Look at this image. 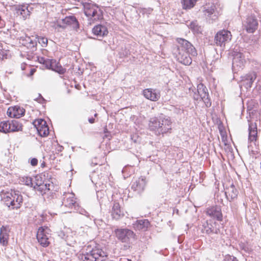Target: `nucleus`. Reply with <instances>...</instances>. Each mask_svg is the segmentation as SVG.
Wrapping results in <instances>:
<instances>
[{"instance_id":"nucleus-22","label":"nucleus","mask_w":261,"mask_h":261,"mask_svg":"<svg viewBox=\"0 0 261 261\" xmlns=\"http://www.w3.org/2000/svg\"><path fill=\"white\" fill-rule=\"evenodd\" d=\"M29 8V7L25 5H17L15 7L16 14L21 15L24 19L30 15L31 11Z\"/></svg>"},{"instance_id":"nucleus-14","label":"nucleus","mask_w":261,"mask_h":261,"mask_svg":"<svg viewBox=\"0 0 261 261\" xmlns=\"http://www.w3.org/2000/svg\"><path fill=\"white\" fill-rule=\"evenodd\" d=\"M49 229L47 227L44 228L40 227L38 230L37 233V239L40 244L44 247H46L48 246L49 242L48 241V238L49 233L48 232Z\"/></svg>"},{"instance_id":"nucleus-48","label":"nucleus","mask_w":261,"mask_h":261,"mask_svg":"<svg viewBox=\"0 0 261 261\" xmlns=\"http://www.w3.org/2000/svg\"><path fill=\"white\" fill-rule=\"evenodd\" d=\"M97 114L96 113V114H95L94 116H95V117H96V116H97Z\"/></svg>"},{"instance_id":"nucleus-6","label":"nucleus","mask_w":261,"mask_h":261,"mask_svg":"<svg viewBox=\"0 0 261 261\" xmlns=\"http://www.w3.org/2000/svg\"><path fill=\"white\" fill-rule=\"evenodd\" d=\"M195 100H202L207 108L211 106V101L206 87L202 84H198L197 91L193 95Z\"/></svg>"},{"instance_id":"nucleus-33","label":"nucleus","mask_w":261,"mask_h":261,"mask_svg":"<svg viewBox=\"0 0 261 261\" xmlns=\"http://www.w3.org/2000/svg\"><path fill=\"white\" fill-rule=\"evenodd\" d=\"M189 28L192 31L196 33H200L202 32L201 27L198 24L197 20L191 22Z\"/></svg>"},{"instance_id":"nucleus-35","label":"nucleus","mask_w":261,"mask_h":261,"mask_svg":"<svg viewBox=\"0 0 261 261\" xmlns=\"http://www.w3.org/2000/svg\"><path fill=\"white\" fill-rule=\"evenodd\" d=\"M239 246L240 249L246 253H250L253 251L252 247L248 243H241Z\"/></svg>"},{"instance_id":"nucleus-25","label":"nucleus","mask_w":261,"mask_h":261,"mask_svg":"<svg viewBox=\"0 0 261 261\" xmlns=\"http://www.w3.org/2000/svg\"><path fill=\"white\" fill-rule=\"evenodd\" d=\"M133 225L135 229L145 231L149 226L150 222L146 219L139 220L136 221Z\"/></svg>"},{"instance_id":"nucleus-34","label":"nucleus","mask_w":261,"mask_h":261,"mask_svg":"<svg viewBox=\"0 0 261 261\" xmlns=\"http://www.w3.org/2000/svg\"><path fill=\"white\" fill-rule=\"evenodd\" d=\"M10 121H4L0 123V132L4 133L10 132Z\"/></svg>"},{"instance_id":"nucleus-5","label":"nucleus","mask_w":261,"mask_h":261,"mask_svg":"<svg viewBox=\"0 0 261 261\" xmlns=\"http://www.w3.org/2000/svg\"><path fill=\"white\" fill-rule=\"evenodd\" d=\"M107 256L106 253L98 247L93 248L89 252L82 254L79 258L83 261H102V259Z\"/></svg>"},{"instance_id":"nucleus-16","label":"nucleus","mask_w":261,"mask_h":261,"mask_svg":"<svg viewBox=\"0 0 261 261\" xmlns=\"http://www.w3.org/2000/svg\"><path fill=\"white\" fill-rule=\"evenodd\" d=\"M206 214L217 220L221 221L223 219V216L220 206L215 205L210 207L206 209Z\"/></svg>"},{"instance_id":"nucleus-8","label":"nucleus","mask_w":261,"mask_h":261,"mask_svg":"<svg viewBox=\"0 0 261 261\" xmlns=\"http://www.w3.org/2000/svg\"><path fill=\"white\" fill-rule=\"evenodd\" d=\"M231 39V34L230 31L223 30L218 32L215 36L214 42L216 45L221 47L225 46V44Z\"/></svg>"},{"instance_id":"nucleus-20","label":"nucleus","mask_w":261,"mask_h":261,"mask_svg":"<svg viewBox=\"0 0 261 261\" xmlns=\"http://www.w3.org/2000/svg\"><path fill=\"white\" fill-rule=\"evenodd\" d=\"M256 77V74L254 72H249L242 77L241 86H244L246 89L251 87Z\"/></svg>"},{"instance_id":"nucleus-38","label":"nucleus","mask_w":261,"mask_h":261,"mask_svg":"<svg viewBox=\"0 0 261 261\" xmlns=\"http://www.w3.org/2000/svg\"><path fill=\"white\" fill-rule=\"evenodd\" d=\"M55 60L47 59L44 63L45 67L49 69H51L53 67V62Z\"/></svg>"},{"instance_id":"nucleus-31","label":"nucleus","mask_w":261,"mask_h":261,"mask_svg":"<svg viewBox=\"0 0 261 261\" xmlns=\"http://www.w3.org/2000/svg\"><path fill=\"white\" fill-rule=\"evenodd\" d=\"M198 0H181L183 9L188 10L193 8Z\"/></svg>"},{"instance_id":"nucleus-32","label":"nucleus","mask_w":261,"mask_h":261,"mask_svg":"<svg viewBox=\"0 0 261 261\" xmlns=\"http://www.w3.org/2000/svg\"><path fill=\"white\" fill-rule=\"evenodd\" d=\"M51 69L61 74L65 73L66 71V69L63 68L60 63L55 60L53 62V67Z\"/></svg>"},{"instance_id":"nucleus-42","label":"nucleus","mask_w":261,"mask_h":261,"mask_svg":"<svg viewBox=\"0 0 261 261\" xmlns=\"http://www.w3.org/2000/svg\"><path fill=\"white\" fill-rule=\"evenodd\" d=\"M227 261H238V260L234 256H229Z\"/></svg>"},{"instance_id":"nucleus-43","label":"nucleus","mask_w":261,"mask_h":261,"mask_svg":"<svg viewBox=\"0 0 261 261\" xmlns=\"http://www.w3.org/2000/svg\"><path fill=\"white\" fill-rule=\"evenodd\" d=\"M47 59H45L44 58H43V57H41L40 58H39L38 59V60H39V62L40 63H42V64H44V63L46 61Z\"/></svg>"},{"instance_id":"nucleus-41","label":"nucleus","mask_w":261,"mask_h":261,"mask_svg":"<svg viewBox=\"0 0 261 261\" xmlns=\"http://www.w3.org/2000/svg\"><path fill=\"white\" fill-rule=\"evenodd\" d=\"M30 163L32 166H36L38 164V160L36 158H32L31 159Z\"/></svg>"},{"instance_id":"nucleus-23","label":"nucleus","mask_w":261,"mask_h":261,"mask_svg":"<svg viewBox=\"0 0 261 261\" xmlns=\"http://www.w3.org/2000/svg\"><path fill=\"white\" fill-rule=\"evenodd\" d=\"M225 195L229 201H231L237 198L238 194V191L235 188L234 186L231 184L229 187L225 189Z\"/></svg>"},{"instance_id":"nucleus-30","label":"nucleus","mask_w":261,"mask_h":261,"mask_svg":"<svg viewBox=\"0 0 261 261\" xmlns=\"http://www.w3.org/2000/svg\"><path fill=\"white\" fill-rule=\"evenodd\" d=\"M10 132H18L22 129V124L17 120H13L10 121Z\"/></svg>"},{"instance_id":"nucleus-27","label":"nucleus","mask_w":261,"mask_h":261,"mask_svg":"<svg viewBox=\"0 0 261 261\" xmlns=\"http://www.w3.org/2000/svg\"><path fill=\"white\" fill-rule=\"evenodd\" d=\"M9 231L6 227L3 226L0 229V243L3 246H7L8 243Z\"/></svg>"},{"instance_id":"nucleus-13","label":"nucleus","mask_w":261,"mask_h":261,"mask_svg":"<svg viewBox=\"0 0 261 261\" xmlns=\"http://www.w3.org/2000/svg\"><path fill=\"white\" fill-rule=\"evenodd\" d=\"M62 24L58 23L57 27L65 29L69 26L73 29L77 30L79 28V23L75 16L71 15L66 16L61 20Z\"/></svg>"},{"instance_id":"nucleus-49","label":"nucleus","mask_w":261,"mask_h":261,"mask_svg":"<svg viewBox=\"0 0 261 261\" xmlns=\"http://www.w3.org/2000/svg\"><path fill=\"white\" fill-rule=\"evenodd\" d=\"M74 4H75V5H79V4H76V3H75Z\"/></svg>"},{"instance_id":"nucleus-47","label":"nucleus","mask_w":261,"mask_h":261,"mask_svg":"<svg viewBox=\"0 0 261 261\" xmlns=\"http://www.w3.org/2000/svg\"><path fill=\"white\" fill-rule=\"evenodd\" d=\"M62 149H63L62 146H61V147H60V149H59V150H60V151H62Z\"/></svg>"},{"instance_id":"nucleus-12","label":"nucleus","mask_w":261,"mask_h":261,"mask_svg":"<svg viewBox=\"0 0 261 261\" xmlns=\"http://www.w3.org/2000/svg\"><path fill=\"white\" fill-rule=\"evenodd\" d=\"M216 6L213 4H208L201 8L203 15L208 21L215 20L217 18V13L216 12Z\"/></svg>"},{"instance_id":"nucleus-10","label":"nucleus","mask_w":261,"mask_h":261,"mask_svg":"<svg viewBox=\"0 0 261 261\" xmlns=\"http://www.w3.org/2000/svg\"><path fill=\"white\" fill-rule=\"evenodd\" d=\"M115 233L117 238L123 243H127L131 239L134 238L135 234L134 232L128 229H116Z\"/></svg>"},{"instance_id":"nucleus-45","label":"nucleus","mask_w":261,"mask_h":261,"mask_svg":"<svg viewBox=\"0 0 261 261\" xmlns=\"http://www.w3.org/2000/svg\"><path fill=\"white\" fill-rule=\"evenodd\" d=\"M88 121L90 123H93L95 122V119L93 118H89Z\"/></svg>"},{"instance_id":"nucleus-28","label":"nucleus","mask_w":261,"mask_h":261,"mask_svg":"<svg viewBox=\"0 0 261 261\" xmlns=\"http://www.w3.org/2000/svg\"><path fill=\"white\" fill-rule=\"evenodd\" d=\"M249 140L250 141H255L257 137V126L255 124L250 123L249 124Z\"/></svg>"},{"instance_id":"nucleus-7","label":"nucleus","mask_w":261,"mask_h":261,"mask_svg":"<svg viewBox=\"0 0 261 261\" xmlns=\"http://www.w3.org/2000/svg\"><path fill=\"white\" fill-rule=\"evenodd\" d=\"M200 229L201 233L207 235L218 234L220 231L219 224L212 220L204 221Z\"/></svg>"},{"instance_id":"nucleus-17","label":"nucleus","mask_w":261,"mask_h":261,"mask_svg":"<svg viewBox=\"0 0 261 261\" xmlns=\"http://www.w3.org/2000/svg\"><path fill=\"white\" fill-rule=\"evenodd\" d=\"M147 184L145 177L141 176L134 181L132 185V189L138 194H141L145 190Z\"/></svg>"},{"instance_id":"nucleus-2","label":"nucleus","mask_w":261,"mask_h":261,"mask_svg":"<svg viewBox=\"0 0 261 261\" xmlns=\"http://www.w3.org/2000/svg\"><path fill=\"white\" fill-rule=\"evenodd\" d=\"M148 126L149 129L155 135H163L171 129L172 122L169 117L161 114L158 117L151 118Z\"/></svg>"},{"instance_id":"nucleus-4","label":"nucleus","mask_w":261,"mask_h":261,"mask_svg":"<svg viewBox=\"0 0 261 261\" xmlns=\"http://www.w3.org/2000/svg\"><path fill=\"white\" fill-rule=\"evenodd\" d=\"M84 13L89 19L96 21L102 18V12L99 7L90 0H88L83 5Z\"/></svg>"},{"instance_id":"nucleus-1","label":"nucleus","mask_w":261,"mask_h":261,"mask_svg":"<svg viewBox=\"0 0 261 261\" xmlns=\"http://www.w3.org/2000/svg\"><path fill=\"white\" fill-rule=\"evenodd\" d=\"M176 41L179 44L174 50L176 60L185 65H190L192 61L191 56L196 57L197 55L195 47L191 43L183 38H177Z\"/></svg>"},{"instance_id":"nucleus-37","label":"nucleus","mask_w":261,"mask_h":261,"mask_svg":"<svg viewBox=\"0 0 261 261\" xmlns=\"http://www.w3.org/2000/svg\"><path fill=\"white\" fill-rule=\"evenodd\" d=\"M23 181L25 185L30 186L31 187H34V183L33 182L32 178L30 177H25L23 178Z\"/></svg>"},{"instance_id":"nucleus-26","label":"nucleus","mask_w":261,"mask_h":261,"mask_svg":"<svg viewBox=\"0 0 261 261\" xmlns=\"http://www.w3.org/2000/svg\"><path fill=\"white\" fill-rule=\"evenodd\" d=\"M111 215L113 218L116 220H118L123 216V213L120 210V206L118 202H114Z\"/></svg>"},{"instance_id":"nucleus-44","label":"nucleus","mask_w":261,"mask_h":261,"mask_svg":"<svg viewBox=\"0 0 261 261\" xmlns=\"http://www.w3.org/2000/svg\"><path fill=\"white\" fill-rule=\"evenodd\" d=\"M128 51H125V52L124 53H123L122 54L121 53H120L121 57L127 56L128 55Z\"/></svg>"},{"instance_id":"nucleus-46","label":"nucleus","mask_w":261,"mask_h":261,"mask_svg":"<svg viewBox=\"0 0 261 261\" xmlns=\"http://www.w3.org/2000/svg\"><path fill=\"white\" fill-rule=\"evenodd\" d=\"M119 261H129V259L126 258H121Z\"/></svg>"},{"instance_id":"nucleus-11","label":"nucleus","mask_w":261,"mask_h":261,"mask_svg":"<svg viewBox=\"0 0 261 261\" xmlns=\"http://www.w3.org/2000/svg\"><path fill=\"white\" fill-rule=\"evenodd\" d=\"M62 206L68 208L70 211L68 212L71 213L72 210H77L76 207L78 206V204L75 201L74 195L73 193H65L63 195L62 199Z\"/></svg>"},{"instance_id":"nucleus-19","label":"nucleus","mask_w":261,"mask_h":261,"mask_svg":"<svg viewBox=\"0 0 261 261\" xmlns=\"http://www.w3.org/2000/svg\"><path fill=\"white\" fill-rule=\"evenodd\" d=\"M257 26L258 22L255 16L251 15L247 17L245 27L248 33H253L257 29Z\"/></svg>"},{"instance_id":"nucleus-39","label":"nucleus","mask_w":261,"mask_h":261,"mask_svg":"<svg viewBox=\"0 0 261 261\" xmlns=\"http://www.w3.org/2000/svg\"><path fill=\"white\" fill-rule=\"evenodd\" d=\"M47 39L44 37H41L38 39V42L42 47H45L47 44Z\"/></svg>"},{"instance_id":"nucleus-40","label":"nucleus","mask_w":261,"mask_h":261,"mask_svg":"<svg viewBox=\"0 0 261 261\" xmlns=\"http://www.w3.org/2000/svg\"><path fill=\"white\" fill-rule=\"evenodd\" d=\"M34 100H36L40 103H43L46 101L45 99L42 96L41 94H38V97L34 99Z\"/></svg>"},{"instance_id":"nucleus-15","label":"nucleus","mask_w":261,"mask_h":261,"mask_svg":"<svg viewBox=\"0 0 261 261\" xmlns=\"http://www.w3.org/2000/svg\"><path fill=\"white\" fill-rule=\"evenodd\" d=\"M33 124L41 137H46L49 134V128L45 120L42 119L35 120Z\"/></svg>"},{"instance_id":"nucleus-36","label":"nucleus","mask_w":261,"mask_h":261,"mask_svg":"<svg viewBox=\"0 0 261 261\" xmlns=\"http://www.w3.org/2000/svg\"><path fill=\"white\" fill-rule=\"evenodd\" d=\"M45 175H42V174H38L35 176V181L34 186H39L44 184V179Z\"/></svg>"},{"instance_id":"nucleus-18","label":"nucleus","mask_w":261,"mask_h":261,"mask_svg":"<svg viewBox=\"0 0 261 261\" xmlns=\"http://www.w3.org/2000/svg\"><path fill=\"white\" fill-rule=\"evenodd\" d=\"M143 94L146 99L153 101H158L161 96L159 90L151 88L144 89Z\"/></svg>"},{"instance_id":"nucleus-3","label":"nucleus","mask_w":261,"mask_h":261,"mask_svg":"<svg viewBox=\"0 0 261 261\" xmlns=\"http://www.w3.org/2000/svg\"><path fill=\"white\" fill-rule=\"evenodd\" d=\"M2 200L8 206L9 210L18 209L20 207L23 202L22 196L18 191L11 190L0 193Z\"/></svg>"},{"instance_id":"nucleus-29","label":"nucleus","mask_w":261,"mask_h":261,"mask_svg":"<svg viewBox=\"0 0 261 261\" xmlns=\"http://www.w3.org/2000/svg\"><path fill=\"white\" fill-rule=\"evenodd\" d=\"M49 184H43L42 185H40L39 186H34L33 189L36 190L37 192H39L40 194L42 195H44L46 193V192L49 191Z\"/></svg>"},{"instance_id":"nucleus-9","label":"nucleus","mask_w":261,"mask_h":261,"mask_svg":"<svg viewBox=\"0 0 261 261\" xmlns=\"http://www.w3.org/2000/svg\"><path fill=\"white\" fill-rule=\"evenodd\" d=\"M246 63L245 55L240 51L236 52L233 55L232 60V70L238 72L243 69Z\"/></svg>"},{"instance_id":"nucleus-24","label":"nucleus","mask_w":261,"mask_h":261,"mask_svg":"<svg viewBox=\"0 0 261 261\" xmlns=\"http://www.w3.org/2000/svg\"><path fill=\"white\" fill-rule=\"evenodd\" d=\"M92 32L97 36L104 37L108 35V30L105 25L98 24L93 28Z\"/></svg>"},{"instance_id":"nucleus-21","label":"nucleus","mask_w":261,"mask_h":261,"mask_svg":"<svg viewBox=\"0 0 261 261\" xmlns=\"http://www.w3.org/2000/svg\"><path fill=\"white\" fill-rule=\"evenodd\" d=\"M25 110L23 108L15 106L9 108L7 110V115L11 118H18L24 115Z\"/></svg>"}]
</instances>
